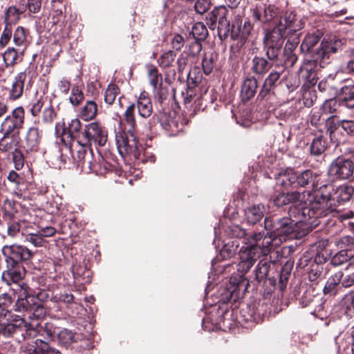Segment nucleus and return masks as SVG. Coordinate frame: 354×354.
Masks as SVG:
<instances>
[{"mask_svg":"<svg viewBox=\"0 0 354 354\" xmlns=\"http://www.w3.org/2000/svg\"><path fill=\"white\" fill-rule=\"evenodd\" d=\"M301 209L296 205L291 207L289 210L290 216L283 217L272 221L268 218H265V228L270 232L257 233L252 235L245 245L242 246L239 251L240 262L237 265L238 271L241 273L247 272L261 256L268 255L275 246L279 245L283 241L297 230L300 223H306L311 225H317V218H301L299 213Z\"/></svg>","mask_w":354,"mask_h":354,"instance_id":"nucleus-1","label":"nucleus"},{"mask_svg":"<svg viewBox=\"0 0 354 354\" xmlns=\"http://www.w3.org/2000/svg\"><path fill=\"white\" fill-rule=\"evenodd\" d=\"M297 186L305 187L310 185L317 192L314 196L310 192H292L279 194L274 203L278 207L288 204L298 205L301 209L299 216L301 218H320L327 216L333 211L331 196L333 186L331 183H324L322 176L311 170H305L297 174Z\"/></svg>","mask_w":354,"mask_h":354,"instance_id":"nucleus-2","label":"nucleus"},{"mask_svg":"<svg viewBox=\"0 0 354 354\" xmlns=\"http://www.w3.org/2000/svg\"><path fill=\"white\" fill-rule=\"evenodd\" d=\"M322 33H308L301 46L302 53L308 54L315 61L319 62L320 65L328 63L330 55L336 53L344 44V40L335 36L324 37L319 44Z\"/></svg>","mask_w":354,"mask_h":354,"instance_id":"nucleus-3","label":"nucleus"},{"mask_svg":"<svg viewBox=\"0 0 354 354\" xmlns=\"http://www.w3.org/2000/svg\"><path fill=\"white\" fill-rule=\"evenodd\" d=\"M35 326L19 315H13L8 310L0 312V335L15 337L18 342H25L28 338L36 337Z\"/></svg>","mask_w":354,"mask_h":354,"instance_id":"nucleus-4","label":"nucleus"},{"mask_svg":"<svg viewBox=\"0 0 354 354\" xmlns=\"http://www.w3.org/2000/svg\"><path fill=\"white\" fill-rule=\"evenodd\" d=\"M124 120L130 129L127 133H117L115 142L120 154L124 156L132 154L136 156L138 151V140L135 134L136 120H135V104H130L124 112Z\"/></svg>","mask_w":354,"mask_h":354,"instance_id":"nucleus-5","label":"nucleus"},{"mask_svg":"<svg viewBox=\"0 0 354 354\" xmlns=\"http://www.w3.org/2000/svg\"><path fill=\"white\" fill-rule=\"evenodd\" d=\"M303 19L294 11H286L277 19V22L270 32L274 41L289 37L304 28Z\"/></svg>","mask_w":354,"mask_h":354,"instance_id":"nucleus-6","label":"nucleus"},{"mask_svg":"<svg viewBox=\"0 0 354 354\" xmlns=\"http://www.w3.org/2000/svg\"><path fill=\"white\" fill-rule=\"evenodd\" d=\"M106 140V131L97 122L88 124L77 136V144L84 147H91L92 141L100 146H104Z\"/></svg>","mask_w":354,"mask_h":354,"instance_id":"nucleus-7","label":"nucleus"},{"mask_svg":"<svg viewBox=\"0 0 354 354\" xmlns=\"http://www.w3.org/2000/svg\"><path fill=\"white\" fill-rule=\"evenodd\" d=\"M354 163L347 158L338 156L329 165L328 174L337 179L348 180L353 176Z\"/></svg>","mask_w":354,"mask_h":354,"instance_id":"nucleus-8","label":"nucleus"},{"mask_svg":"<svg viewBox=\"0 0 354 354\" xmlns=\"http://www.w3.org/2000/svg\"><path fill=\"white\" fill-rule=\"evenodd\" d=\"M20 349L24 354H62L46 340L38 337L28 338L25 342L21 343Z\"/></svg>","mask_w":354,"mask_h":354,"instance_id":"nucleus-9","label":"nucleus"},{"mask_svg":"<svg viewBox=\"0 0 354 354\" xmlns=\"http://www.w3.org/2000/svg\"><path fill=\"white\" fill-rule=\"evenodd\" d=\"M24 122V111L21 106L15 108L11 114L7 115L1 123L2 133H16L15 131L20 129Z\"/></svg>","mask_w":354,"mask_h":354,"instance_id":"nucleus-10","label":"nucleus"},{"mask_svg":"<svg viewBox=\"0 0 354 354\" xmlns=\"http://www.w3.org/2000/svg\"><path fill=\"white\" fill-rule=\"evenodd\" d=\"M80 149L77 151V161L82 168H87L92 171H97L98 166L102 165L105 169H107L106 163L103 162L102 157H98L99 162L93 161V153L91 147H84L78 145Z\"/></svg>","mask_w":354,"mask_h":354,"instance_id":"nucleus-11","label":"nucleus"},{"mask_svg":"<svg viewBox=\"0 0 354 354\" xmlns=\"http://www.w3.org/2000/svg\"><path fill=\"white\" fill-rule=\"evenodd\" d=\"M253 19L263 24L270 23L279 15V10L277 7L271 4H265L262 2L256 3L251 10Z\"/></svg>","mask_w":354,"mask_h":354,"instance_id":"nucleus-12","label":"nucleus"},{"mask_svg":"<svg viewBox=\"0 0 354 354\" xmlns=\"http://www.w3.org/2000/svg\"><path fill=\"white\" fill-rule=\"evenodd\" d=\"M2 253L15 263L28 261L33 257V252L30 250L19 245H4L2 248Z\"/></svg>","mask_w":354,"mask_h":354,"instance_id":"nucleus-13","label":"nucleus"},{"mask_svg":"<svg viewBox=\"0 0 354 354\" xmlns=\"http://www.w3.org/2000/svg\"><path fill=\"white\" fill-rule=\"evenodd\" d=\"M41 140V132L38 127H30L24 138V147L27 152L37 151Z\"/></svg>","mask_w":354,"mask_h":354,"instance_id":"nucleus-14","label":"nucleus"},{"mask_svg":"<svg viewBox=\"0 0 354 354\" xmlns=\"http://www.w3.org/2000/svg\"><path fill=\"white\" fill-rule=\"evenodd\" d=\"M21 296L24 295L25 297L19 298L14 305V310L16 312H32L35 308L34 297L28 295L26 290V286L23 283L21 286Z\"/></svg>","mask_w":354,"mask_h":354,"instance_id":"nucleus-15","label":"nucleus"},{"mask_svg":"<svg viewBox=\"0 0 354 354\" xmlns=\"http://www.w3.org/2000/svg\"><path fill=\"white\" fill-rule=\"evenodd\" d=\"M340 354H354V333L340 334L336 339Z\"/></svg>","mask_w":354,"mask_h":354,"instance_id":"nucleus-16","label":"nucleus"},{"mask_svg":"<svg viewBox=\"0 0 354 354\" xmlns=\"http://www.w3.org/2000/svg\"><path fill=\"white\" fill-rule=\"evenodd\" d=\"M3 136L0 140V150L4 152H13L19 150L18 147L20 143V137L19 133L6 134Z\"/></svg>","mask_w":354,"mask_h":354,"instance_id":"nucleus-17","label":"nucleus"},{"mask_svg":"<svg viewBox=\"0 0 354 354\" xmlns=\"http://www.w3.org/2000/svg\"><path fill=\"white\" fill-rule=\"evenodd\" d=\"M137 109L140 116L144 118H149L153 112V106L148 93L143 91L137 100Z\"/></svg>","mask_w":354,"mask_h":354,"instance_id":"nucleus-18","label":"nucleus"},{"mask_svg":"<svg viewBox=\"0 0 354 354\" xmlns=\"http://www.w3.org/2000/svg\"><path fill=\"white\" fill-rule=\"evenodd\" d=\"M230 12H232V10H228L225 6L215 8L209 15V28L214 29L216 26V22L218 24L224 21V20H227Z\"/></svg>","mask_w":354,"mask_h":354,"instance_id":"nucleus-19","label":"nucleus"},{"mask_svg":"<svg viewBox=\"0 0 354 354\" xmlns=\"http://www.w3.org/2000/svg\"><path fill=\"white\" fill-rule=\"evenodd\" d=\"M276 179L277 183L285 189L292 186L297 187V174L292 169H288L280 172Z\"/></svg>","mask_w":354,"mask_h":354,"instance_id":"nucleus-20","label":"nucleus"},{"mask_svg":"<svg viewBox=\"0 0 354 354\" xmlns=\"http://www.w3.org/2000/svg\"><path fill=\"white\" fill-rule=\"evenodd\" d=\"M264 212L263 205H254L245 210V219L248 223L254 225L263 217Z\"/></svg>","mask_w":354,"mask_h":354,"instance_id":"nucleus-21","label":"nucleus"},{"mask_svg":"<svg viewBox=\"0 0 354 354\" xmlns=\"http://www.w3.org/2000/svg\"><path fill=\"white\" fill-rule=\"evenodd\" d=\"M26 78L25 73H19L12 84V87L9 91V97L12 100L19 98L22 95L24 86V81Z\"/></svg>","mask_w":354,"mask_h":354,"instance_id":"nucleus-22","label":"nucleus"},{"mask_svg":"<svg viewBox=\"0 0 354 354\" xmlns=\"http://www.w3.org/2000/svg\"><path fill=\"white\" fill-rule=\"evenodd\" d=\"M23 10L17 8L15 6H11L8 7L6 10L4 14V24L12 27L13 24H15L19 21L20 17L23 14Z\"/></svg>","mask_w":354,"mask_h":354,"instance_id":"nucleus-23","label":"nucleus"},{"mask_svg":"<svg viewBox=\"0 0 354 354\" xmlns=\"http://www.w3.org/2000/svg\"><path fill=\"white\" fill-rule=\"evenodd\" d=\"M97 113V104L93 100H88L82 107L80 116L83 120L88 121L95 118Z\"/></svg>","mask_w":354,"mask_h":354,"instance_id":"nucleus-24","label":"nucleus"},{"mask_svg":"<svg viewBox=\"0 0 354 354\" xmlns=\"http://www.w3.org/2000/svg\"><path fill=\"white\" fill-rule=\"evenodd\" d=\"M348 261H351V263H354V253L350 250H341L332 257L331 263L339 266Z\"/></svg>","mask_w":354,"mask_h":354,"instance_id":"nucleus-25","label":"nucleus"},{"mask_svg":"<svg viewBox=\"0 0 354 354\" xmlns=\"http://www.w3.org/2000/svg\"><path fill=\"white\" fill-rule=\"evenodd\" d=\"M257 88V82L254 78L247 79L241 87V95L244 100H249L255 94Z\"/></svg>","mask_w":354,"mask_h":354,"instance_id":"nucleus-26","label":"nucleus"},{"mask_svg":"<svg viewBox=\"0 0 354 354\" xmlns=\"http://www.w3.org/2000/svg\"><path fill=\"white\" fill-rule=\"evenodd\" d=\"M80 339L81 335L73 333L68 329H63L58 334L59 342L64 346H69L74 342H77Z\"/></svg>","mask_w":354,"mask_h":354,"instance_id":"nucleus-27","label":"nucleus"},{"mask_svg":"<svg viewBox=\"0 0 354 354\" xmlns=\"http://www.w3.org/2000/svg\"><path fill=\"white\" fill-rule=\"evenodd\" d=\"M340 281L339 278V275L337 274V272L330 276V277L328 279L324 288V293L325 295H335L338 292L339 289L340 288Z\"/></svg>","mask_w":354,"mask_h":354,"instance_id":"nucleus-28","label":"nucleus"},{"mask_svg":"<svg viewBox=\"0 0 354 354\" xmlns=\"http://www.w3.org/2000/svg\"><path fill=\"white\" fill-rule=\"evenodd\" d=\"M25 275V269L19 265L9 269L3 274V277L13 283H18Z\"/></svg>","mask_w":354,"mask_h":354,"instance_id":"nucleus-29","label":"nucleus"},{"mask_svg":"<svg viewBox=\"0 0 354 354\" xmlns=\"http://www.w3.org/2000/svg\"><path fill=\"white\" fill-rule=\"evenodd\" d=\"M252 70L257 74H263L270 68L271 64L263 57L255 56L252 61Z\"/></svg>","mask_w":354,"mask_h":354,"instance_id":"nucleus-30","label":"nucleus"},{"mask_svg":"<svg viewBox=\"0 0 354 354\" xmlns=\"http://www.w3.org/2000/svg\"><path fill=\"white\" fill-rule=\"evenodd\" d=\"M47 102H50L47 97L40 96L35 98L30 104V111L32 116H37L45 109Z\"/></svg>","mask_w":354,"mask_h":354,"instance_id":"nucleus-31","label":"nucleus"},{"mask_svg":"<svg viewBox=\"0 0 354 354\" xmlns=\"http://www.w3.org/2000/svg\"><path fill=\"white\" fill-rule=\"evenodd\" d=\"M339 99L343 106L348 109L354 108V90L347 86L343 87Z\"/></svg>","mask_w":354,"mask_h":354,"instance_id":"nucleus-32","label":"nucleus"},{"mask_svg":"<svg viewBox=\"0 0 354 354\" xmlns=\"http://www.w3.org/2000/svg\"><path fill=\"white\" fill-rule=\"evenodd\" d=\"M281 74L278 72H272L265 80L263 87L259 93V95L264 97L270 91L272 87L278 81Z\"/></svg>","mask_w":354,"mask_h":354,"instance_id":"nucleus-33","label":"nucleus"},{"mask_svg":"<svg viewBox=\"0 0 354 354\" xmlns=\"http://www.w3.org/2000/svg\"><path fill=\"white\" fill-rule=\"evenodd\" d=\"M252 29V26L249 21L244 22L243 28L239 26L236 27L235 24H232V37L236 39L240 36L243 38H245L250 33Z\"/></svg>","mask_w":354,"mask_h":354,"instance_id":"nucleus-34","label":"nucleus"},{"mask_svg":"<svg viewBox=\"0 0 354 354\" xmlns=\"http://www.w3.org/2000/svg\"><path fill=\"white\" fill-rule=\"evenodd\" d=\"M326 147V142L322 136L316 137L311 142L310 153L315 156H319L325 151Z\"/></svg>","mask_w":354,"mask_h":354,"instance_id":"nucleus-35","label":"nucleus"},{"mask_svg":"<svg viewBox=\"0 0 354 354\" xmlns=\"http://www.w3.org/2000/svg\"><path fill=\"white\" fill-rule=\"evenodd\" d=\"M192 34L196 40L203 41L208 35V31L203 23L197 22L192 26Z\"/></svg>","mask_w":354,"mask_h":354,"instance_id":"nucleus-36","label":"nucleus"},{"mask_svg":"<svg viewBox=\"0 0 354 354\" xmlns=\"http://www.w3.org/2000/svg\"><path fill=\"white\" fill-rule=\"evenodd\" d=\"M176 57V53L171 50L163 53L158 59V63L162 68H169L172 66Z\"/></svg>","mask_w":354,"mask_h":354,"instance_id":"nucleus-37","label":"nucleus"},{"mask_svg":"<svg viewBox=\"0 0 354 354\" xmlns=\"http://www.w3.org/2000/svg\"><path fill=\"white\" fill-rule=\"evenodd\" d=\"M216 58L217 55L214 53H207L204 55L202 66L205 74L209 75L212 73Z\"/></svg>","mask_w":354,"mask_h":354,"instance_id":"nucleus-38","label":"nucleus"},{"mask_svg":"<svg viewBox=\"0 0 354 354\" xmlns=\"http://www.w3.org/2000/svg\"><path fill=\"white\" fill-rule=\"evenodd\" d=\"M19 57L17 51L14 48H8L3 54V59L6 66L15 64Z\"/></svg>","mask_w":354,"mask_h":354,"instance_id":"nucleus-39","label":"nucleus"},{"mask_svg":"<svg viewBox=\"0 0 354 354\" xmlns=\"http://www.w3.org/2000/svg\"><path fill=\"white\" fill-rule=\"evenodd\" d=\"M148 78L153 90H156L162 84V75L156 67H153L148 71Z\"/></svg>","mask_w":354,"mask_h":354,"instance_id":"nucleus-40","label":"nucleus"},{"mask_svg":"<svg viewBox=\"0 0 354 354\" xmlns=\"http://www.w3.org/2000/svg\"><path fill=\"white\" fill-rule=\"evenodd\" d=\"M338 200L342 202L348 201L353 193L354 188L351 185L341 186L338 189Z\"/></svg>","mask_w":354,"mask_h":354,"instance_id":"nucleus-41","label":"nucleus"},{"mask_svg":"<svg viewBox=\"0 0 354 354\" xmlns=\"http://www.w3.org/2000/svg\"><path fill=\"white\" fill-rule=\"evenodd\" d=\"M119 92V88L117 85L111 84L108 86L104 92V101L108 104H112Z\"/></svg>","mask_w":354,"mask_h":354,"instance_id":"nucleus-42","label":"nucleus"},{"mask_svg":"<svg viewBox=\"0 0 354 354\" xmlns=\"http://www.w3.org/2000/svg\"><path fill=\"white\" fill-rule=\"evenodd\" d=\"M56 115V112L51 102H47L45 109L42 111V121L47 124L52 123Z\"/></svg>","mask_w":354,"mask_h":354,"instance_id":"nucleus-43","label":"nucleus"},{"mask_svg":"<svg viewBox=\"0 0 354 354\" xmlns=\"http://www.w3.org/2000/svg\"><path fill=\"white\" fill-rule=\"evenodd\" d=\"M217 31L218 37L221 40L225 39L230 34L232 35V26H230L229 19L218 24Z\"/></svg>","mask_w":354,"mask_h":354,"instance_id":"nucleus-44","label":"nucleus"},{"mask_svg":"<svg viewBox=\"0 0 354 354\" xmlns=\"http://www.w3.org/2000/svg\"><path fill=\"white\" fill-rule=\"evenodd\" d=\"M340 283L344 288H349L354 284V272L346 271L345 272H337Z\"/></svg>","mask_w":354,"mask_h":354,"instance_id":"nucleus-45","label":"nucleus"},{"mask_svg":"<svg viewBox=\"0 0 354 354\" xmlns=\"http://www.w3.org/2000/svg\"><path fill=\"white\" fill-rule=\"evenodd\" d=\"M12 36V27L4 24V28L0 35V48H3L10 42Z\"/></svg>","mask_w":354,"mask_h":354,"instance_id":"nucleus-46","label":"nucleus"},{"mask_svg":"<svg viewBox=\"0 0 354 354\" xmlns=\"http://www.w3.org/2000/svg\"><path fill=\"white\" fill-rule=\"evenodd\" d=\"M81 127L82 125L79 119L71 120L67 127L71 137L77 140V136L82 133V131L80 132Z\"/></svg>","mask_w":354,"mask_h":354,"instance_id":"nucleus-47","label":"nucleus"},{"mask_svg":"<svg viewBox=\"0 0 354 354\" xmlns=\"http://www.w3.org/2000/svg\"><path fill=\"white\" fill-rule=\"evenodd\" d=\"M84 99V93L77 86H73L71 91V95L69 97L70 102L73 106H77Z\"/></svg>","mask_w":354,"mask_h":354,"instance_id":"nucleus-48","label":"nucleus"},{"mask_svg":"<svg viewBox=\"0 0 354 354\" xmlns=\"http://www.w3.org/2000/svg\"><path fill=\"white\" fill-rule=\"evenodd\" d=\"M19 221L12 220L8 221L7 224V234L11 238L17 237L20 232Z\"/></svg>","mask_w":354,"mask_h":354,"instance_id":"nucleus-49","label":"nucleus"},{"mask_svg":"<svg viewBox=\"0 0 354 354\" xmlns=\"http://www.w3.org/2000/svg\"><path fill=\"white\" fill-rule=\"evenodd\" d=\"M26 39L25 29L21 26H18L13 34V41L17 46H22Z\"/></svg>","mask_w":354,"mask_h":354,"instance_id":"nucleus-50","label":"nucleus"},{"mask_svg":"<svg viewBox=\"0 0 354 354\" xmlns=\"http://www.w3.org/2000/svg\"><path fill=\"white\" fill-rule=\"evenodd\" d=\"M26 241L30 243L35 247H41L44 244V239L40 236L39 232L36 233H28L26 236Z\"/></svg>","mask_w":354,"mask_h":354,"instance_id":"nucleus-51","label":"nucleus"},{"mask_svg":"<svg viewBox=\"0 0 354 354\" xmlns=\"http://www.w3.org/2000/svg\"><path fill=\"white\" fill-rule=\"evenodd\" d=\"M338 106L336 99H330L324 102L322 106V110L324 113H334L336 112Z\"/></svg>","mask_w":354,"mask_h":354,"instance_id":"nucleus-52","label":"nucleus"},{"mask_svg":"<svg viewBox=\"0 0 354 354\" xmlns=\"http://www.w3.org/2000/svg\"><path fill=\"white\" fill-rule=\"evenodd\" d=\"M298 43L299 41L297 38L293 39L292 41L288 40L284 47V53L290 56V59L292 62L296 60V57L292 53L293 50L297 48Z\"/></svg>","mask_w":354,"mask_h":354,"instance_id":"nucleus-53","label":"nucleus"},{"mask_svg":"<svg viewBox=\"0 0 354 354\" xmlns=\"http://www.w3.org/2000/svg\"><path fill=\"white\" fill-rule=\"evenodd\" d=\"M211 6V0H197L195 3V10L199 14L206 12Z\"/></svg>","mask_w":354,"mask_h":354,"instance_id":"nucleus-54","label":"nucleus"},{"mask_svg":"<svg viewBox=\"0 0 354 354\" xmlns=\"http://www.w3.org/2000/svg\"><path fill=\"white\" fill-rule=\"evenodd\" d=\"M339 125L335 122V116L334 115L330 116L326 120V132L329 134L330 137L333 136Z\"/></svg>","mask_w":354,"mask_h":354,"instance_id":"nucleus-55","label":"nucleus"},{"mask_svg":"<svg viewBox=\"0 0 354 354\" xmlns=\"http://www.w3.org/2000/svg\"><path fill=\"white\" fill-rule=\"evenodd\" d=\"M12 153L15 169L17 170L22 169L24 165V158L22 153L19 150H17L13 151Z\"/></svg>","mask_w":354,"mask_h":354,"instance_id":"nucleus-56","label":"nucleus"},{"mask_svg":"<svg viewBox=\"0 0 354 354\" xmlns=\"http://www.w3.org/2000/svg\"><path fill=\"white\" fill-rule=\"evenodd\" d=\"M339 125L348 135H354V121L343 120L341 121Z\"/></svg>","mask_w":354,"mask_h":354,"instance_id":"nucleus-57","label":"nucleus"},{"mask_svg":"<svg viewBox=\"0 0 354 354\" xmlns=\"http://www.w3.org/2000/svg\"><path fill=\"white\" fill-rule=\"evenodd\" d=\"M341 304L347 308L352 307L354 309V291L346 294L341 301Z\"/></svg>","mask_w":354,"mask_h":354,"instance_id":"nucleus-58","label":"nucleus"},{"mask_svg":"<svg viewBox=\"0 0 354 354\" xmlns=\"http://www.w3.org/2000/svg\"><path fill=\"white\" fill-rule=\"evenodd\" d=\"M354 243V238L352 236L348 235L340 238L335 242V244L339 248L347 247Z\"/></svg>","mask_w":354,"mask_h":354,"instance_id":"nucleus-59","label":"nucleus"},{"mask_svg":"<svg viewBox=\"0 0 354 354\" xmlns=\"http://www.w3.org/2000/svg\"><path fill=\"white\" fill-rule=\"evenodd\" d=\"M171 46L176 50H180L184 46L185 40L180 35H175L171 40Z\"/></svg>","mask_w":354,"mask_h":354,"instance_id":"nucleus-60","label":"nucleus"},{"mask_svg":"<svg viewBox=\"0 0 354 354\" xmlns=\"http://www.w3.org/2000/svg\"><path fill=\"white\" fill-rule=\"evenodd\" d=\"M281 52V48L280 46H271L268 48L266 55L270 59L272 60L277 59Z\"/></svg>","mask_w":354,"mask_h":354,"instance_id":"nucleus-61","label":"nucleus"},{"mask_svg":"<svg viewBox=\"0 0 354 354\" xmlns=\"http://www.w3.org/2000/svg\"><path fill=\"white\" fill-rule=\"evenodd\" d=\"M268 272V266L266 263H259L256 268V277L257 278H263L266 276Z\"/></svg>","mask_w":354,"mask_h":354,"instance_id":"nucleus-62","label":"nucleus"},{"mask_svg":"<svg viewBox=\"0 0 354 354\" xmlns=\"http://www.w3.org/2000/svg\"><path fill=\"white\" fill-rule=\"evenodd\" d=\"M27 6L31 12H39L41 8V0H28Z\"/></svg>","mask_w":354,"mask_h":354,"instance_id":"nucleus-63","label":"nucleus"},{"mask_svg":"<svg viewBox=\"0 0 354 354\" xmlns=\"http://www.w3.org/2000/svg\"><path fill=\"white\" fill-rule=\"evenodd\" d=\"M38 232L44 239V237L53 236L55 234L56 230L52 226H47L40 229Z\"/></svg>","mask_w":354,"mask_h":354,"instance_id":"nucleus-64","label":"nucleus"}]
</instances>
